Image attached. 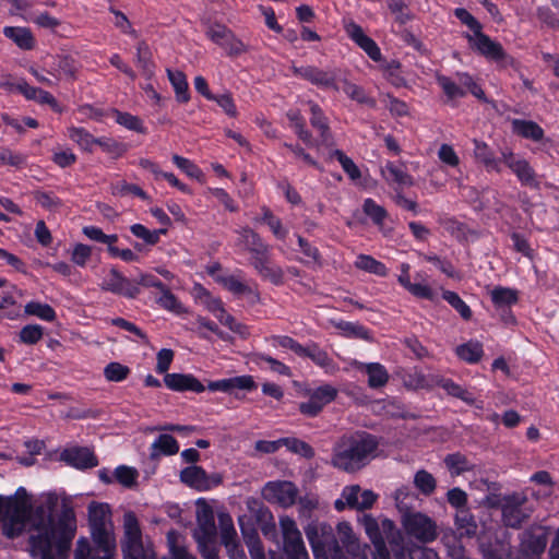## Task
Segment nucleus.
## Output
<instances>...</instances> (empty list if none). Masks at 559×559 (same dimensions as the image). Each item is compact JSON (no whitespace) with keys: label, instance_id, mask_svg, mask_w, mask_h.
Instances as JSON below:
<instances>
[{"label":"nucleus","instance_id":"21","mask_svg":"<svg viewBox=\"0 0 559 559\" xmlns=\"http://www.w3.org/2000/svg\"><path fill=\"white\" fill-rule=\"evenodd\" d=\"M102 288L127 298H135L140 294L138 284L123 276L116 269L110 270V278L103 283Z\"/></svg>","mask_w":559,"mask_h":559},{"label":"nucleus","instance_id":"23","mask_svg":"<svg viewBox=\"0 0 559 559\" xmlns=\"http://www.w3.org/2000/svg\"><path fill=\"white\" fill-rule=\"evenodd\" d=\"M347 35L354 40L368 57L378 62L382 59V55L377 43L364 33V29L356 23H348L345 27Z\"/></svg>","mask_w":559,"mask_h":559},{"label":"nucleus","instance_id":"35","mask_svg":"<svg viewBox=\"0 0 559 559\" xmlns=\"http://www.w3.org/2000/svg\"><path fill=\"white\" fill-rule=\"evenodd\" d=\"M512 130L522 138L538 142L544 138V130L532 120L514 119L512 120Z\"/></svg>","mask_w":559,"mask_h":559},{"label":"nucleus","instance_id":"46","mask_svg":"<svg viewBox=\"0 0 559 559\" xmlns=\"http://www.w3.org/2000/svg\"><path fill=\"white\" fill-rule=\"evenodd\" d=\"M414 485L426 497L431 496L437 487L433 475L426 469H419L414 476Z\"/></svg>","mask_w":559,"mask_h":559},{"label":"nucleus","instance_id":"33","mask_svg":"<svg viewBox=\"0 0 559 559\" xmlns=\"http://www.w3.org/2000/svg\"><path fill=\"white\" fill-rule=\"evenodd\" d=\"M3 34L21 49L31 50L35 46V38L26 27L5 26Z\"/></svg>","mask_w":559,"mask_h":559},{"label":"nucleus","instance_id":"49","mask_svg":"<svg viewBox=\"0 0 559 559\" xmlns=\"http://www.w3.org/2000/svg\"><path fill=\"white\" fill-rule=\"evenodd\" d=\"M24 312L27 316L37 317L44 321L52 322L56 320V311L48 304H41L38 301H31L25 305Z\"/></svg>","mask_w":559,"mask_h":559},{"label":"nucleus","instance_id":"25","mask_svg":"<svg viewBox=\"0 0 559 559\" xmlns=\"http://www.w3.org/2000/svg\"><path fill=\"white\" fill-rule=\"evenodd\" d=\"M257 388V383L252 376H238L234 378L210 381L207 389L210 391H221L230 393L235 389L251 391Z\"/></svg>","mask_w":559,"mask_h":559},{"label":"nucleus","instance_id":"5","mask_svg":"<svg viewBox=\"0 0 559 559\" xmlns=\"http://www.w3.org/2000/svg\"><path fill=\"white\" fill-rule=\"evenodd\" d=\"M122 527L121 551L123 559H146L140 523L132 511L124 513Z\"/></svg>","mask_w":559,"mask_h":559},{"label":"nucleus","instance_id":"16","mask_svg":"<svg viewBox=\"0 0 559 559\" xmlns=\"http://www.w3.org/2000/svg\"><path fill=\"white\" fill-rule=\"evenodd\" d=\"M501 160L516 176L522 186L534 189L539 188L537 175L526 159L516 156L512 152H503L501 155Z\"/></svg>","mask_w":559,"mask_h":559},{"label":"nucleus","instance_id":"62","mask_svg":"<svg viewBox=\"0 0 559 559\" xmlns=\"http://www.w3.org/2000/svg\"><path fill=\"white\" fill-rule=\"evenodd\" d=\"M364 213L369 216L376 225L381 226L386 218V211L377 204L372 199H366L362 205Z\"/></svg>","mask_w":559,"mask_h":559},{"label":"nucleus","instance_id":"18","mask_svg":"<svg viewBox=\"0 0 559 559\" xmlns=\"http://www.w3.org/2000/svg\"><path fill=\"white\" fill-rule=\"evenodd\" d=\"M263 495L269 501L288 508L296 502L298 489L290 481H270L264 486Z\"/></svg>","mask_w":559,"mask_h":559},{"label":"nucleus","instance_id":"42","mask_svg":"<svg viewBox=\"0 0 559 559\" xmlns=\"http://www.w3.org/2000/svg\"><path fill=\"white\" fill-rule=\"evenodd\" d=\"M455 353L460 359L468 362H478L484 354L483 345L479 342L469 341L465 344L459 345L455 348Z\"/></svg>","mask_w":559,"mask_h":559},{"label":"nucleus","instance_id":"40","mask_svg":"<svg viewBox=\"0 0 559 559\" xmlns=\"http://www.w3.org/2000/svg\"><path fill=\"white\" fill-rule=\"evenodd\" d=\"M444 464L452 476L473 471L475 465L462 453H451L444 457Z\"/></svg>","mask_w":559,"mask_h":559},{"label":"nucleus","instance_id":"51","mask_svg":"<svg viewBox=\"0 0 559 559\" xmlns=\"http://www.w3.org/2000/svg\"><path fill=\"white\" fill-rule=\"evenodd\" d=\"M133 236L142 239L146 245L154 246L159 241L160 235L167 234V228L150 230L142 224H134L130 227Z\"/></svg>","mask_w":559,"mask_h":559},{"label":"nucleus","instance_id":"1","mask_svg":"<svg viewBox=\"0 0 559 559\" xmlns=\"http://www.w3.org/2000/svg\"><path fill=\"white\" fill-rule=\"evenodd\" d=\"M377 448V439L369 433L345 435L333 449L332 464L348 473L359 471L368 463Z\"/></svg>","mask_w":559,"mask_h":559},{"label":"nucleus","instance_id":"47","mask_svg":"<svg viewBox=\"0 0 559 559\" xmlns=\"http://www.w3.org/2000/svg\"><path fill=\"white\" fill-rule=\"evenodd\" d=\"M156 302L163 309L176 314H182L187 312L185 306L178 300V298L170 292L167 286L160 292V296L156 299Z\"/></svg>","mask_w":559,"mask_h":559},{"label":"nucleus","instance_id":"27","mask_svg":"<svg viewBox=\"0 0 559 559\" xmlns=\"http://www.w3.org/2000/svg\"><path fill=\"white\" fill-rule=\"evenodd\" d=\"M238 246H241L245 250L251 253V258L255 255H262L264 251L270 249V246L265 243L260 235L249 227H243L238 231Z\"/></svg>","mask_w":559,"mask_h":559},{"label":"nucleus","instance_id":"38","mask_svg":"<svg viewBox=\"0 0 559 559\" xmlns=\"http://www.w3.org/2000/svg\"><path fill=\"white\" fill-rule=\"evenodd\" d=\"M136 64L143 76L151 80L155 74V64L152 60V52L146 43L140 41L136 46Z\"/></svg>","mask_w":559,"mask_h":559},{"label":"nucleus","instance_id":"50","mask_svg":"<svg viewBox=\"0 0 559 559\" xmlns=\"http://www.w3.org/2000/svg\"><path fill=\"white\" fill-rule=\"evenodd\" d=\"M336 328L346 337L360 338L364 341L372 340L370 331L362 324L341 321L336 324Z\"/></svg>","mask_w":559,"mask_h":559},{"label":"nucleus","instance_id":"60","mask_svg":"<svg viewBox=\"0 0 559 559\" xmlns=\"http://www.w3.org/2000/svg\"><path fill=\"white\" fill-rule=\"evenodd\" d=\"M282 443L284 445H286V448L296 453V454H299L306 459H312L314 456V450L313 448L300 440V439H297V438H283L282 439Z\"/></svg>","mask_w":559,"mask_h":559},{"label":"nucleus","instance_id":"48","mask_svg":"<svg viewBox=\"0 0 559 559\" xmlns=\"http://www.w3.org/2000/svg\"><path fill=\"white\" fill-rule=\"evenodd\" d=\"M261 211L262 217L260 218V221L269 226V228L277 239H285V237L288 234V230L283 226L282 221L277 216H275L273 212L266 206H263Z\"/></svg>","mask_w":559,"mask_h":559},{"label":"nucleus","instance_id":"2","mask_svg":"<svg viewBox=\"0 0 559 559\" xmlns=\"http://www.w3.org/2000/svg\"><path fill=\"white\" fill-rule=\"evenodd\" d=\"M29 547L32 557L55 559L52 546L56 536L55 521L51 514L38 509L32 519Z\"/></svg>","mask_w":559,"mask_h":559},{"label":"nucleus","instance_id":"7","mask_svg":"<svg viewBox=\"0 0 559 559\" xmlns=\"http://www.w3.org/2000/svg\"><path fill=\"white\" fill-rule=\"evenodd\" d=\"M547 545V532L532 526L521 534L520 545L509 552L510 559H539Z\"/></svg>","mask_w":559,"mask_h":559},{"label":"nucleus","instance_id":"26","mask_svg":"<svg viewBox=\"0 0 559 559\" xmlns=\"http://www.w3.org/2000/svg\"><path fill=\"white\" fill-rule=\"evenodd\" d=\"M239 525L251 559H265L264 549L257 528L251 523L246 522L245 518H239Z\"/></svg>","mask_w":559,"mask_h":559},{"label":"nucleus","instance_id":"17","mask_svg":"<svg viewBox=\"0 0 559 559\" xmlns=\"http://www.w3.org/2000/svg\"><path fill=\"white\" fill-rule=\"evenodd\" d=\"M217 530L215 525L214 511L204 500L197 501V527L193 533L195 539H216Z\"/></svg>","mask_w":559,"mask_h":559},{"label":"nucleus","instance_id":"11","mask_svg":"<svg viewBox=\"0 0 559 559\" xmlns=\"http://www.w3.org/2000/svg\"><path fill=\"white\" fill-rule=\"evenodd\" d=\"M466 38L472 48L476 49L487 59L493 60L500 63L502 67L512 66L514 63L513 58L507 55L501 44L492 40L481 31L476 35L467 34Z\"/></svg>","mask_w":559,"mask_h":559},{"label":"nucleus","instance_id":"61","mask_svg":"<svg viewBox=\"0 0 559 559\" xmlns=\"http://www.w3.org/2000/svg\"><path fill=\"white\" fill-rule=\"evenodd\" d=\"M337 389L332 386L331 384H323L317 388L311 394L310 397L317 402L320 407H324L326 404L333 402L337 396Z\"/></svg>","mask_w":559,"mask_h":559},{"label":"nucleus","instance_id":"37","mask_svg":"<svg viewBox=\"0 0 559 559\" xmlns=\"http://www.w3.org/2000/svg\"><path fill=\"white\" fill-rule=\"evenodd\" d=\"M167 76L174 87L177 102L188 103L190 100V93L186 74L179 70L167 69Z\"/></svg>","mask_w":559,"mask_h":559},{"label":"nucleus","instance_id":"39","mask_svg":"<svg viewBox=\"0 0 559 559\" xmlns=\"http://www.w3.org/2000/svg\"><path fill=\"white\" fill-rule=\"evenodd\" d=\"M342 82V90L343 92L352 99L357 102L358 104L366 105L370 108H376L377 102L374 98L370 97L364 87L349 82L348 80L344 79L341 80Z\"/></svg>","mask_w":559,"mask_h":559},{"label":"nucleus","instance_id":"24","mask_svg":"<svg viewBox=\"0 0 559 559\" xmlns=\"http://www.w3.org/2000/svg\"><path fill=\"white\" fill-rule=\"evenodd\" d=\"M165 385L173 391H191L201 393L205 386L192 374L186 373H166L164 377Z\"/></svg>","mask_w":559,"mask_h":559},{"label":"nucleus","instance_id":"22","mask_svg":"<svg viewBox=\"0 0 559 559\" xmlns=\"http://www.w3.org/2000/svg\"><path fill=\"white\" fill-rule=\"evenodd\" d=\"M301 357L309 358L316 366L323 369L328 374H335L340 367L334 359L318 343L309 342L305 345Z\"/></svg>","mask_w":559,"mask_h":559},{"label":"nucleus","instance_id":"52","mask_svg":"<svg viewBox=\"0 0 559 559\" xmlns=\"http://www.w3.org/2000/svg\"><path fill=\"white\" fill-rule=\"evenodd\" d=\"M355 266L359 270L379 276H385L388 272L385 265L382 262L373 259L371 255L366 254L358 255L357 260L355 261Z\"/></svg>","mask_w":559,"mask_h":559},{"label":"nucleus","instance_id":"9","mask_svg":"<svg viewBox=\"0 0 559 559\" xmlns=\"http://www.w3.org/2000/svg\"><path fill=\"white\" fill-rule=\"evenodd\" d=\"M402 524L409 536L421 543H431L438 537L435 521L421 512H405Z\"/></svg>","mask_w":559,"mask_h":559},{"label":"nucleus","instance_id":"29","mask_svg":"<svg viewBox=\"0 0 559 559\" xmlns=\"http://www.w3.org/2000/svg\"><path fill=\"white\" fill-rule=\"evenodd\" d=\"M381 174L389 185H395L397 188L411 187L414 183L412 176L408 175L403 167L392 162L385 164L381 169Z\"/></svg>","mask_w":559,"mask_h":559},{"label":"nucleus","instance_id":"19","mask_svg":"<svg viewBox=\"0 0 559 559\" xmlns=\"http://www.w3.org/2000/svg\"><path fill=\"white\" fill-rule=\"evenodd\" d=\"M261 254L251 258L250 263L253 269L263 280L270 281L274 285H282L284 282V271L272 262L271 248Z\"/></svg>","mask_w":559,"mask_h":559},{"label":"nucleus","instance_id":"57","mask_svg":"<svg viewBox=\"0 0 559 559\" xmlns=\"http://www.w3.org/2000/svg\"><path fill=\"white\" fill-rule=\"evenodd\" d=\"M456 80L459 82V85L463 87V90L469 92L473 94L476 98H478L481 102L487 103L488 99L485 95V92L481 90V87L473 80V78L465 72H457L456 73Z\"/></svg>","mask_w":559,"mask_h":559},{"label":"nucleus","instance_id":"14","mask_svg":"<svg viewBox=\"0 0 559 559\" xmlns=\"http://www.w3.org/2000/svg\"><path fill=\"white\" fill-rule=\"evenodd\" d=\"M180 480L198 491H207L223 481L219 473L207 474L203 467L191 465L180 472Z\"/></svg>","mask_w":559,"mask_h":559},{"label":"nucleus","instance_id":"8","mask_svg":"<svg viewBox=\"0 0 559 559\" xmlns=\"http://www.w3.org/2000/svg\"><path fill=\"white\" fill-rule=\"evenodd\" d=\"M280 527L283 536V550L287 559H309L295 520L287 515L281 516Z\"/></svg>","mask_w":559,"mask_h":559},{"label":"nucleus","instance_id":"30","mask_svg":"<svg viewBox=\"0 0 559 559\" xmlns=\"http://www.w3.org/2000/svg\"><path fill=\"white\" fill-rule=\"evenodd\" d=\"M474 157L478 163L483 164L488 171H501L500 159L495 156L493 151L487 143L474 140Z\"/></svg>","mask_w":559,"mask_h":559},{"label":"nucleus","instance_id":"12","mask_svg":"<svg viewBox=\"0 0 559 559\" xmlns=\"http://www.w3.org/2000/svg\"><path fill=\"white\" fill-rule=\"evenodd\" d=\"M377 500V495L372 490H361L358 485L346 486L342 491L341 499L334 502L337 511H344L346 508L364 511L370 509Z\"/></svg>","mask_w":559,"mask_h":559},{"label":"nucleus","instance_id":"44","mask_svg":"<svg viewBox=\"0 0 559 559\" xmlns=\"http://www.w3.org/2000/svg\"><path fill=\"white\" fill-rule=\"evenodd\" d=\"M455 524L462 535L473 536L476 534L477 524L467 508L456 510Z\"/></svg>","mask_w":559,"mask_h":559},{"label":"nucleus","instance_id":"55","mask_svg":"<svg viewBox=\"0 0 559 559\" xmlns=\"http://www.w3.org/2000/svg\"><path fill=\"white\" fill-rule=\"evenodd\" d=\"M58 525L63 530L64 536L71 539L76 530L75 514L71 507L63 504Z\"/></svg>","mask_w":559,"mask_h":559},{"label":"nucleus","instance_id":"20","mask_svg":"<svg viewBox=\"0 0 559 559\" xmlns=\"http://www.w3.org/2000/svg\"><path fill=\"white\" fill-rule=\"evenodd\" d=\"M61 461L79 469L93 468L98 465L94 452L86 447H72L64 449L60 454Z\"/></svg>","mask_w":559,"mask_h":559},{"label":"nucleus","instance_id":"56","mask_svg":"<svg viewBox=\"0 0 559 559\" xmlns=\"http://www.w3.org/2000/svg\"><path fill=\"white\" fill-rule=\"evenodd\" d=\"M69 138L83 150L92 152L96 139L83 128L71 127L68 129Z\"/></svg>","mask_w":559,"mask_h":559},{"label":"nucleus","instance_id":"3","mask_svg":"<svg viewBox=\"0 0 559 559\" xmlns=\"http://www.w3.org/2000/svg\"><path fill=\"white\" fill-rule=\"evenodd\" d=\"M3 525L2 533L8 538H14L22 534L25 527L26 520L29 518V530H32V519L36 512L29 516V509L25 501L20 500L13 496L3 497ZM40 509V507H39ZM46 512V510L41 507ZM38 508L35 510L37 511ZM32 531H29V535Z\"/></svg>","mask_w":559,"mask_h":559},{"label":"nucleus","instance_id":"41","mask_svg":"<svg viewBox=\"0 0 559 559\" xmlns=\"http://www.w3.org/2000/svg\"><path fill=\"white\" fill-rule=\"evenodd\" d=\"M491 300L496 308L504 309L518 302V292L508 287H495L491 293Z\"/></svg>","mask_w":559,"mask_h":559},{"label":"nucleus","instance_id":"31","mask_svg":"<svg viewBox=\"0 0 559 559\" xmlns=\"http://www.w3.org/2000/svg\"><path fill=\"white\" fill-rule=\"evenodd\" d=\"M49 73L57 82L62 75L70 81H74L76 80L78 67L71 57L57 56Z\"/></svg>","mask_w":559,"mask_h":559},{"label":"nucleus","instance_id":"4","mask_svg":"<svg viewBox=\"0 0 559 559\" xmlns=\"http://www.w3.org/2000/svg\"><path fill=\"white\" fill-rule=\"evenodd\" d=\"M88 522L92 538L104 550L114 544L111 513L106 503L92 502L88 506Z\"/></svg>","mask_w":559,"mask_h":559},{"label":"nucleus","instance_id":"64","mask_svg":"<svg viewBox=\"0 0 559 559\" xmlns=\"http://www.w3.org/2000/svg\"><path fill=\"white\" fill-rule=\"evenodd\" d=\"M439 223L455 239L460 241L466 239L467 227L465 224L450 217L441 218Z\"/></svg>","mask_w":559,"mask_h":559},{"label":"nucleus","instance_id":"58","mask_svg":"<svg viewBox=\"0 0 559 559\" xmlns=\"http://www.w3.org/2000/svg\"><path fill=\"white\" fill-rule=\"evenodd\" d=\"M112 114L116 118V122L120 126H123L124 128L132 131H136L139 133L145 132L142 120L139 117L133 116L129 112L119 111L117 109H112Z\"/></svg>","mask_w":559,"mask_h":559},{"label":"nucleus","instance_id":"15","mask_svg":"<svg viewBox=\"0 0 559 559\" xmlns=\"http://www.w3.org/2000/svg\"><path fill=\"white\" fill-rule=\"evenodd\" d=\"M206 36L231 57L247 51L246 45L225 25L215 24L210 26L206 31Z\"/></svg>","mask_w":559,"mask_h":559},{"label":"nucleus","instance_id":"45","mask_svg":"<svg viewBox=\"0 0 559 559\" xmlns=\"http://www.w3.org/2000/svg\"><path fill=\"white\" fill-rule=\"evenodd\" d=\"M437 83L440 85L448 99L453 100L455 98H461L466 95V91L463 90L462 86L459 85L457 80L453 81L451 78L445 76L443 74H436Z\"/></svg>","mask_w":559,"mask_h":559},{"label":"nucleus","instance_id":"54","mask_svg":"<svg viewBox=\"0 0 559 559\" xmlns=\"http://www.w3.org/2000/svg\"><path fill=\"white\" fill-rule=\"evenodd\" d=\"M443 299L454 308L462 319L468 321L472 319L473 312L468 305L455 293L451 290H444L442 294Z\"/></svg>","mask_w":559,"mask_h":559},{"label":"nucleus","instance_id":"28","mask_svg":"<svg viewBox=\"0 0 559 559\" xmlns=\"http://www.w3.org/2000/svg\"><path fill=\"white\" fill-rule=\"evenodd\" d=\"M352 365L359 370H364L368 374V385L372 389L382 388L389 381V373L386 369L379 362L364 364L354 360Z\"/></svg>","mask_w":559,"mask_h":559},{"label":"nucleus","instance_id":"36","mask_svg":"<svg viewBox=\"0 0 559 559\" xmlns=\"http://www.w3.org/2000/svg\"><path fill=\"white\" fill-rule=\"evenodd\" d=\"M177 440L170 435H160L152 444L150 457L155 460L159 455H174L178 453Z\"/></svg>","mask_w":559,"mask_h":559},{"label":"nucleus","instance_id":"63","mask_svg":"<svg viewBox=\"0 0 559 559\" xmlns=\"http://www.w3.org/2000/svg\"><path fill=\"white\" fill-rule=\"evenodd\" d=\"M221 523V540L225 546L227 544L237 542V533L233 524V520L228 514L222 513L219 515Z\"/></svg>","mask_w":559,"mask_h":559},{"label":"nucleus","instance_id":"13","mask_svg":"<svg viewBox=\"0 0 559 559\" xmlns=\"http://www.w3.org/2000/svg\"><path fill=\"white\" fill-rule=\"evenodd\" d=\"M292 70L295 75L300 76L320 88L333 90L335 92L340 91L337 80L338 71L336 69H320L314 66H293Z\"/></svg>","mask_w":559,"mask_h":559},{"label":"nucleus","instance_id":"43","mask_svg":"<svg viewBox=\"0 0 559 559\" xmlns=\"http://www.w3.org/2000/svg\"><path fill=\"white\" fill-rule=\"evenodd\" d=\"M217 281L229 292L241 295V294H250L253 296V302H260L261 297L259 292H253L248 285L240 282L234 275L222 276L218 277Z\"/></svg>","mask_w":559,"mask_h":559},{"label":"nucleus","instance_id":"34","mask_svg":"<svg viewBox=\"0 0 559 559\" xmlns=\"http://www.w3.org/2000/svg\"><path fill=\"white\" fill-rule=\"evenodd\" d=\"M310 105V111H311V118L310 123L313 128L318 129L320 132V136L322 140V143L325 145L331 144L332 142V135L330 132V127L328 123V119L324 116L322 109L320 106L313 102L309 103Z\"/></svg>","mask_w":559,"mask_h":559},{"label":"nucleus","instance_id":"6","mask_svg":"<svg viewBox=\"0 0 559 559\" xmlns=\"http://www.w3.org/2000/svg\"><path fill=\"white\" fill-rule=\"evenodd\" d=\"M502 522L506 526L520 528L526 522L532 513L533 508L528 499L523 493H512L501 499Z\"/></svg>","mask_w":559,"mask_h":559},{"label":"nucleus","instance_id":"59","mask_svg":"<svg viewBox=\"0 0 559 559\" xmlns=\"http://www.w3.org/2000/svg\"><path fill=\"white\" fill-rule=\"evenodd\" d=\"M336 158L341 164L343 170L348 175L352 180H357L361 177V173L352 158L344 154L341 150H334L331 155Z\"/></svg>","mask_w":559,"mask_h":559},{"label":"nucleus","instance_id":"10","mask_svg":"<svg viewBox=\"0 0 559 559\" xmlns=\"http://www.w3.org/2000/svg\"><path fill=\"white\" fill-rule=\"evenodd\" d=\"M305 534L313 552L340 549L333 527L328 523L313 521L305 527Z\"/></svg>","mask_w":559,"mask_h":559},{"label":"nucleus","instance_id":"53","mask_svg":"<svg viewBox=\"0 0 559 559\" xmlns=\"http://www.w3.org/2000/svg\"><path fill=\"white\" fill-rule=\"evenodd\" d=\"M287 118L292 122V127L297 133L298 138L304 141L307 145L313 144L312 134L306 129L305 121L301 114L298 110H289Z\"/></svg>","mask_w":559,"mask_h":559},{"label":"nucleus","instance_id":"32","mask_svg":"<svg viewBox=\"0 0 559 559\" xmlns=\"http://www.w3.org/2000/svg\"><path fill=\"white\" fill-rule=\"evenodd\" d=\"M433 380L436 386L442 388L449 395L460 399L468 405H473L475 403L474 395L460 384L455 383L453 380L444 378L440 374H437Z\"/></svg>","mask_w":559,"mask_h":559}]
</instances>
